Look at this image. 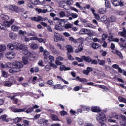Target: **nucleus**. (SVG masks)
Instances as JSON below:
<instances>
[{
    "label": "nucleus",
    "mask_w": 126,
    "mask_h": 126,
    "mask_svg": "<svg viewBox=\"0 0 126 126\" xmlns=\"http://www.w3.org/2000/svg\"><path fill=\"white\" fill-rule=\"evenodd\" d=\"M7 66L10 68L9 70V73L13 74L21 71L20 68L23 67V64L21 62L15 61L13 63H8Z\"/></svg>",
    "instance_id": "obj_1"
},
{
    "label": "nucleus",
    "mask_w": 126,
    "mask_h": 126,
    "mask_svg": "<svg viewBox=\"0 0 126 126\" xmlns=\"http://www.w3.org/2000/svg\"><path fill=\"white\" fill-rule=\"evenodd\" d=\"M24 46V45L21 44L18 42H14L13 44L8 43L7 48L8 50H10V51H13L14 49H16L18 51H20L21 50L23 51V50L25 49V51H26V48H25Z\"/></svg>",
    "instance_id": "obj_2"
},
{
    "label": "nucleus",
    "mask_w": 126,
    "mask_h": 126,
    "mask_svg": "<svg viewBox=\"0 0 126 126\" xmlns=\"http://www.w3.org/2000/svg\"><path fill=\"white\" fill-rule=\"evenodd\" d=\"M96 119L97 122L99 123H102V122H105L107 120L106 117V115L101 111H100L98 114L96 116Z\"/></svg>",
    "instance_id": "obj_3"
},
{
    "label": "nucleus",
    "mask_w": 126,
    "mask_h": 126,
    "mask_svg": "<svg viewBox=\"0 0 126 126\" xmlns=\"http://www.w3.org/2000/svg\"><path fill=\"white\" fill-rule=\"evenodd\" d=\"M24 47L26 48V50L25 49H23L22 53L23 55L27 56L29 59H35V56L33 55V54L30 52H28V48H27V46L25 45Z\"/></svg>",
    "instance_id": "obj_4"
},
{
    "label": "nucleus",
    "mask_w": 126,
    "mask_h": 126,
    "mask_svg": "<svg viewBox=\"0 0 126 126\" xmlns=\"http://www.w3.org/2000/svg\"><path fill=\"white\" fill-rule=\"evenodd\" d=\"M31 20L34 21L35 22H40V21H47L48 18H42V16H38L37 17H32L31 18Z\"/></svg>",
    "instance_id": "obj_5"
},
{
    "label": "nucleus",
    "mask_w": 126,
    "mask_h": 126,
    "mask_svg": "<svg viewBox=\"0 0 126 126\" xmlns=\"http://www.w3.org/2000/svg\"><path fill=\"white\" fill-rule=\"evenodd\" d=\"M111 2H112V4L114 6H119L121 7H123V6L125 5V3H124L122 0H120V1L119 0H111Z\"/></svg>",
    "instance_id": "obj_6"
},
{
    "label": "nucleus",
    "mask_w": 126,
    "mask_h": 126,
    "mask_svg": "<svg viewBox=\"0 0 126 126\" xmlns=\"http://www.w3.org/2000/svg\"><path fill=\"white\" fill-rule=\"evenodd\" d=\"M8 9L10 11L16 12V13H18V12H19V7L16 5H10L8 7Z\"/></svg>",
    "instance_id": "obj_7"
},
{
    "label": "nucleus",
    "mask_w": 126,
    "mask_h": 126,
    "mask_svg": "<svg viewBox=\"0 0 126 126\" xmlns=\"http://www.w3.org/2000/svg\"><path fill=\"white\" fill-rule=\"evenodd\" d=\"M5 56L7 59H9V60H13V59L15 58L16 54L13 52H8L6 54Z\"/></svg>",
    "instance_id": "obj_8"
},
{
    "label": "nucleus",
    "mask_w": 126,
    "mask_h": 126,
    "mask_svg": "<svg viewBox=\"0 0 126 126\" xmlns=\"http://www.w3.org/2000/svg\"><path fill=\"white\" fill-rule=\"evenodd\" d=\"M14 23V19H11L10 21L9 22L7 21H4L3 22V24L5 26V30L6 27H10L11 25H12Z\"/></svg>",
    "instance_id": "obj_9"
},
{
    "label": "nucleus",
    "mask_w": 126,
    "mask_h": 126,
    "mask_svg": "<svg viewBox=\"0 0 126 126\" xmlns=\"http://www.w3.org/2000/svg\"><path fill=\"white\" fill-rule=\"evenodd\" d=\"M81 34H86L88 36H91L92 35V33L90 32V30L86 29H82L80 30Z\"/></svg>",
    "instance_id": "obj_10"
},
{
    "label": "nucleus",
    "mask_w": 126,
    "mask_h": 126,
    "mask_svg": "<svg viewBox=\"0 0 126 126\" xmlns=\"http://www.w3.org/2000/svg\"><path fill=\"white\" fill-rule=\"evenodd\" d=\"M93 70V68L91 67H87V69L83 70V74H85V75H88L91 71Z\"/></svg>",
    "instance_id": "obj_11"
},
{
    "label": "nucleus",
    "mask_w": 126,
    "mask_h": 126,
    "mask_svg": "<svg viewBox=\"0 0 126 126\" xmlns=\"http://www.w3.org/2000/svg\"><path fill=\"white\" fill-rule=\"evenodd\" d=\"M70 69H71V68L69 67H66L65 66V65L62 64L60 66V70H61V71H66L67 70H70Z\"/></svg>",
    "instance_id": "obj_12"
},
{
    "label": "nucleus",
    "mask_w": 126,
    "mask_h": 126,
    "mask_svg": "<svg viewBox=\"0 0 126 126\" xmlns=\"http://www.w3.org/2000/svg\"><path fill=\"white\" fill-rule=\"evenodd\" d=\"M91 111L93 112V113H99L101 112V109L100 107L98 106H94L92 107Z\"/></svg>",
    "instance_id": "obj_13"
},
{
    "label": "nucleus",
    "mask_w": 126,
    "mask_h": 126,
    "mask_svg": "<svg viewBox=\"0 0 126 126\" xmlns=\"http://www.w3.org/2000/svg\"><path fill=\"white\" fill-rule=\"evenodd\" d=\"M12 111L14 113H21L22 112H25L26 111V108H24L23 109L20 108H13Z\"/></svg>",
    "instance_id": "obj_14"
},
{
    "label": "nucleus",
    "mask_w": 126,
    "mask_h": 126,
    "mask_svg": "<svg viewBox=\"0 0 126 126\" xmlns=\"http://www.w3.org/2000/svg\"><path fill=\"white\" fill-rule=\"evenodd\" d=\"M55 30L59 31H63V27H62L58 22L56 23L55 27Z\"/></svg>",
    "instance_id": "obj_15"
},
{
    "label": "nucleus",
    "mask_w": 126,
    "mask_h": 126,
    "mask_svg": "<svg viewBox=\"0 0 126 126\" xmlns=\"http://www.w3.org/2000/svg\"><path fill=\"white\" fill-rule=\"evenodd\" d=\"M82 58L86 63H91L92 61L91 57L90 56H82Z\"/></svg>",
    "instance_id": "obj_16"
},
{
    "label": "nucleus",
    "mask_w": 126,
    "mask_h": 126,
    "mask_svg": "<svg viewBox=\"0 0 126 126\" xmlns=\"http://www.w3.org/2000/svg\"><path fill=\"white\" fill-rule=\"evenodd\" d=\"M78 49H76L75 50V52L76 54H78V53H80V52H82V50H83V45L82 43H81L80 45H79Z\"/></svg>",
    "instance_id": "obj_17"
},
{
    "label": "nucleus",
    "mask_w": 126,
    "mask_h": 126,
    "mask_svg": "<svg viewBox=\"0 0 126 126\" xmlns=\"http://www.w3.org/2000/svg\"><path fill=\"white\" fill-rule=\"evenodd\" d=\"M54 41L56 42H58V41H62V37L60 35L58 34V33L55 32L54 33Z\"/></svg>",
    "instance_id": "obj_18"
},
{
    "label": "nucleus",
    "mask_w": 126,
    "mask_h": 126,
    "mask_svg": "<svg viewBox=\"0 0 126 126\" xmlns=\"http://www.w3.org/2000/svg\"><path fill=\"white\" fill-rule=\"evenodd\" d=\"M39 124H40L42 126H46L48 125V120L40 119L39 121Z\"/></svg>",
    "instance_id": "obj_19"
},
{
    "label": "nucleus",
    "mask_w": 126,
    "mask_h": 126,
    "mask_svg": "<svg viewBox=\"0 0 126 126\" xmlns=\"http://www.w3.org/2000/svg\"><path fill=\"white\" fill-rule=\"evenodd\" d=\"M97 87H98V88H101V89H103V92H107V91H109V89L108 87H107V86L105 85H99L97 86Z\"/></svg>",
    "instance_id": "obj_20"
},
{
    "label": "nucleus",
    "mask_w": 126,
    "mask_h": 126,
    "mask_svg": "<svg viewBox=\"0 0 126 126\" xmlns=\"http://www.w3.org/2000/svg\"><path fill=\"white\" fill-rule=\"evenodd\" d=\"M51 118L53 121H55L56 122H60V119H59V117H58V116L55 115V114H51L50 115Z\"/></svg>",
    "instance_id": "obj_21"
},
{
    "label": "nucleus",
    "mask_w": 126,
    "mask_h": 126,
    "mask_svg": "<svg viewBox=\"0 0 126 126\" xmlns=\"http://www.w3.org/2000/svg\"><path fill=\"white\" fill-rule=\"evenodd\" d=\"M97 62L99 65H102L103 66L106 64V61L104 60H100L97 59Z\"/></svg>",
    "instance_id": "obj_22"
},
{
    "label": "nucleus",
    "mask_w": 126,
    "mask_h": 126,
    "mask_svg": "<svg viewBox=\"0 0 126 126\" xmlns=\"http://www.w3.org/2000/svg\"><path fill=\"white\" fill-rule=\"evenodd\" d=\"M62 27H64L67 22L64 21V19L60 20L59 22H57Z\"/></svg>",
    "instance_id": "obj_23"
},
{
    "label": "nucleus",
    "mask_w": 126,
    "mask_h": 126,
    "mask_svg": "<svg viewBox=\"0 0 126 126\" xmlns=\"http://www.w3.org/2000/svg\"><path fill=\"white\" fill-rule=\"evenodd\" d=\"M116 21V17L114 16H112L111 17L108 18L107 22L109 23V25L111 22H115Z\"/></svg>",
    "instance_id": "obj_24"
},
{
    "label": "nucleus",
    "mask_w": 126,
    "mask_h": 126,
    "mask_svg": "<svg viewBox=\"0 0 126 126\" xmlns=\"http://www.w3.org/2000/svg\"><path fill=\"white\" fill-rule=\"evenodd\" d=\"M9 36L12 40H15L17 38V35L14 32H11L9 34Z\"/></svg>",
    "instance_id": "obj_25"
},
{
    "label": "nucleus",
    "mask_w": 126,
    "mask_h": 126,
    "mask_svg": "<svg viewBox=\"0 0 126 126\" xmlns=\"http://www.w3.org/2000/svg\"><path fill=\"white\" fill-rule=\"evenodd\" d=\"M22 119H25V117H17L14 119L13 122L15 124H17V123H20V122H21V121H22Z\"/></svg>",
    "instance_id": "obj_26"
},
{
    "label": "nucleus",
    "mask_w": 126,
    "mask_h": 126,
    "mask_svg": "<svg viewBox=\"0 0 126 126\" xmlns=\"http://www.w3.org/2000/svg\"><path fill=\"white\" fill-rule=\"evenodd\" d=\"M75 80H78L79 82H87V79L85 78H81L79 76L76 77V79Z\"/></svg>",
    "instance_id": "obj_27"
},
{
    "label": "nucleus",
    "mask_w": 126,
    "mask_h": 126,
    "mask_svg": "<svg viewBox=\"0 0 126 126\" xmlns=\"http://www.w3.org/2000/svg\"><path fill=\"white\" fill-rule=\"evenodd\" d=\"M30 48L32 50H37L38 48V44L37 43H33L30 45Z\"/></svg>",
    "instance_id": "obj_28"
},
{
    "label": "nucleus",
    "mask_w": 126,
    "mask_h": 126,
    "mask_svg": "<svg viewBox=\"0 0 126 126\" xmlns=\"http://www.w3.org/2000/svg\"><path fill=\"white\" fill-rule=\"evenodd\" d=\"M92 47L93 49H94V50H96V49H99L100 47V45L98 43H93Z\"/></svg>",
    "instance_id": "obj_29"
},
{
    "label": "nucleus",
    "mask_w": 126,
    "mask_h": 126,
    "mask_svg": "<svg viewBox=\"0 0 126 126\" xmlns=\"http://www.w3.org/2000/svg\"><path fill=\"white\" fill-rule=\"evenodd\" d=\"M52 87H53L54 89L63 90L62 85H61L60 84H59L54 85L52 86Z\"/></svg>",
    "instance_id": "obj_30"
},
{
    "label": "nucleus",
    "mask_w": 126,
    "mask_h": 126,
    "mask_svg": "<svg viewBox=\"0 0 126 126\" xmlns=\"http://www.w3.org/2000/svg\"><path fill=\"white\" fill-rule=\"evenodd\" d=\"M22 61L24 64H28V63H29V61H28V58L26 57H23Z\"/></svg>",
    "instance_id": "obj_31"
},
{
    "label": "nucleus",
    "mask_w": 126,
    "mask_h": 126,
    "mask_svg": "<svg viewBox=\"0 0 126 126\" xmlns=\"http://www.w3.org/2000/svg\"><path fill=\"white\" fill-rule=\"evenodd\" d=\"M27 35L28 36H29L30 37H34V36H36V33H35L34 32H27Z\"/></svg>",
    "instance_id": "obj_32"
},
{
    "label": "nucleus",
    "mask_w": 126,
    "mask_h": 126,
    "mask_svg": "<svg viewBox=\"0 0 126 126\" xmlns=\"http://www.w3.org/2000/svg\"><path fill=\"white\" fill-rule=\"evenodd\" d=\"M1 19L2 20H4V21H7V20H8L9 19V17L6 15H2L1 16Z\"/></svg>",
    "instance_id": "obj_33"
},
{
    "label": "nucleus",
    "mask_w": 126,
    "mask_h": 126,
    "mask_svg": "<svg viewBox=\"0 0 126 126\" xmlns=\"http://www.w3.org/2000/svg\"><path fill=\"white\" fill-rule=\"evenodd\" d=\"M67 52L66 53L68 54H70V53H73V48L71 46H69V47L67 48Z\"/></svg>",
    "instance_id": "obj_34"
},
{
    "label": "nucleus",
    "mask_w": 126,
    "mask_h": 126,
    "mask_svg": "<svg viewBox=\"0 0 126 126\" xmlns=\"http://www.w3.org/2000/svg\"><path fill=\"white\" fill-rule=\"evenodd\" d=\"M60 5L61 7H63V8H65V6L66 5V2H65V0H63V1H60Z\"/></svg>",
    "instance_id": "obj_35"
},
{
    "label": "nucleus",
    "mask_w": 126,
    "mask_h": 126,
    "mask_svg": "<svg viewBox=\"0 0 126 126\" xmlns=\"http://www.w3.org/2000/svg\"><path fill=\"white\" fill-rule=\"evenodd\" d=\"M118 100L119 102H122L123 103H126V99L123 96H119L118 97Z\"/></svg>",
    "instance_id": "obj_36"
},
{
    "label": "nucleus",
    "mask_w": 126,
    "mask_h": 126,
    "mask_svg": "<svg viewBox=\"0 0 126 126\" xmlns=\"http://www.w3.org/2000/svg\"><path fill=\"white\" fill-rule=\"evenodd\" d=\"M72 24L66 23L65 24L64 28L65 29H70V28H72Z\"/></svg>",
    "instance_id": "obj_37"
},
{
    "label": "nucleus",
    "mask_w": 126,
    "mask_h": 126,
    "mask_svg": "<svg viewBox=\"0 0 126 126\" xmlns=\"http://www.w3.org/2000/svg\"><path fill=\"white\" fill-rule=\"evenodd\" d=\"M11 30L14 32H17V31L19 30L18 27L15 25H13L11 26Z\"/></svg>",
    "instance_id": "obj_38"
},
{
    "label": "nucleus",
    "mask_w": 126,
    "mask_h": 126,
    "mask_svg": "<svg viewBox=\"0 0 126 126\" xmlns=\"http://www.w3.org/2000/svg\"><path fill=\"white\" fill-rule=\"evenodd\" d=\"M6 47H5V45L4 44H2L0 45V52L1 53V52H4L5 50H6Z\"/></svg>",
    "instance_id": "obj_39"
},
{
    "label": "nucleus",
    "mask_w": 126,
    "mask_h": 126,
    "mask_svg": "<svg viewBox=\"0 0 126 126\" xmlns=\"http://www.w3.org/2000/svg\"><path fill=\"white\" fill-rule=\"evenodd\" d=\"M105 7H107V8H110V7H111V3L109 1V0H105Z\"/></svg>",
    "instance_id": "obj_40"
},
{
    "label": "nucleus",
    "mask_w": 126,
    "mask_h": 126,
    "mask_svg": "<svg viewBox=\"0 0 126 126\" xmlns=\"http://www.w3.org/2000/svg\"><path fill=\"white\" fill-rule=\"evenodd\" d=\"M12 85V83L10 81H6L4 83V86H6L7 87H10Z\"/></svg>",
    "instance_id": "obj_41"
},
{
    "label": "nucleus",
    "mask_w": 126,
    "mask_h": 126,
    "mask_svg": "<svg viewBox=\"0 0 126 126\" xmlns=\"http://www.w3.org/2000/svg\"><path fill=\"white\" fill-rule=\"evenodd\" d=\"M14 95L15 97H17V96H21V97H22V96L24 95V93H16L14 94Z\"/></svg>",
    "instance_id": "obj_42"
},
{
    "label": "nucleus",
    "mask_w": 126,
    "mask_h": 126,
    "mask_svg": "<svg viewBox=\"0 0 126 126\" xmlns=\"http://www.w3.org/2000/svg\"><path fill=\"white\" fill-rule=\"evenodd\" d=\"M30 0L32 4H34V5H38V4H39L38 0Z\"/></svg>",
    "instance_id": "obj_43"
},
{
    "label": "nucleus",
    "mask_w": 126,
    "mask_h": 126,
    "mask_svg": "<svg viewBox=\"0 0 126 126\" xmlns=\"http://www.w3.org/2000/svg\"><path fill=\"white\" fill-rule=\"evenodd\" d=\"M66 55L67 56V59L68 60H69V61H73L74 60V58L72 57V56H71V55H70V54L66 53Z\"/></svg>",
    "instance_id": "obj_44"
},
{
    "label": "nucleus",
    "mask_w": 126,
    "mask_h": 126,
    "mask_svg": "<svg viewBox=\"0 0 126 126\" xmlns=\"http://www.w3.org/2000/svg\"><path fill=\"white\" fill-rule=\"evenodd\" d=\"M98 12L100 14H104V13H106V10H105V8H102L99 9Z\"/></svg>",
    "instance_id": "obj_45"
},
{
    "label": "nucleus",
    "mask_w": 126,
    "mask_h": 126,
    "mask_svg": "<svg viewBox=\"0 0 126 126\" xmlns=\"http://www.w3.org/2000/svg\"><path fill=\"white\" fill-rule=\"evenodd\" d=\"M34 110L33 109L32 107H29L28 109L26 111V113L27 114H30V113H32Z\"/></svg>",
    "instance_id": "obj_46"
},
{
    "label": "nucleus",
    "mask_w": 126,
    "mask_h": 126,
    "mask_svg": "<svg viewBox=\"0 0 126 126\" xmlns=\"http://www.w3.org/2000/svg\"><path fill=\"white\" fill-rule=\"evenodd\" d=\"M65 2H66L67 5H70V4H72L73 1L72 0H65Z\"/></svg>",
    "instance_id": "obj_47"
},
{
    "label": "nucleus",
    "mask_w": 126,
    "mask_h": 126,
    "mask_svg": "<svg viewBox=\"0 0 126 126\" xmlns=\"http://www.w3.org/2000/svg\"><path fill=\"white\" fill-rule=\"evenodd\" d=\"M23 123L24 124H23V126H29V123H30V122L27 121V120H24Z\"/></svg>",
    "instance_id": "obj_48"
},
{
    "label": "nucleus",
    "mask_w": 126,
    "mask_h": 126,
    "mask_svg": "<svg viewBox=\"0 0 126 126\" xmlns=\"http://www.w3.org/2000/svg\"><path fill=\"white\" fill-rule=\"evenodd\" d=\"M100 53H102L101 55L102 57H106L107 56V52L104 51L103 49L100 50Z\"/></svg>",
    "instance_id": "obj_49"
},
{
    "label": "nucleus",
    "mask_w": 126,
    "mask_h": 126,
    "mask_svg": "<svg viewBox=\"0 0 126 126\" xmlns=\"http://www.w3.org/2000/svg\"><path fill=\"white\" fill-rule=\"evenodd\" d=\"M43 63H44V62L42 60H39V61L38 62V65L39 66H41V67H44V64Z\"/></svg>",
    "instance_id": "obj_50"
},
{
    "label": "nucleus",
    "mask_w": 126,
    "mask_h": 126,
    "mask_svg": "<svg viewBox=\"0 0 126 126\" xmlns=\"http://www.w3.org/2000/svg\"><path fill=\"white\" fill-rule=\"evenodd\" d=\"M37 41L39 42V43H43V44H45V43H46V39L37 38Z\"/></svg>",
    "instance_id": "obj_51"
},
{
    "label": "nucleus",
    "mask_w": 126,
    "mask_h": 126,
    "mask_svg": "<svg viewBox=\"0 0 126 126\" xmlns=\"http://www.w3.org/2000/svg\"><path fill=\"white\" fill-rule=\"evenodd\" d=\"M100 20L102 22H105L107 21V16H102L100 19Z\"/></svg>",
    "instance_id": "obj_52"
},
{
    "label": "nucleus",
    "mask_w": 126,
    "mask_h": 126,
    "mask_svg": "<svg viewBox=\"0 0 126 126\" xmlns=\"http://www.w3.org/2000/svg\"><path fill=\"white\" fill-rule=\"evenodd\" d=\"M6 118H7V115L4 114L0 116V120H2L3 122H4L5 121Z\"/></svg>",
    "instance_id": "obj_53"
},
{
    "label": "nucleus",
    "mask_w": 126,
    "mask_h": 126,
    "mask_svg": "<svg viewBox=\"0 0 126 126\" xmlns=\"http://www.w3.org/2000/svg\"><path fill=\"white\" fill-rule=\"evenodd\" d=\"M108 38V34L103 33L102 35V41H105L106 39Z\"/></svg>",
    "instance_id": "obj_54"
},
{
    "label": "nucleus",
    "mask_w": 126,
    "mask_h": 126,
    "mask_svg": "<svg viewBox=\"0 0 126 126\" xmlns=\"http://www.w3.org/2000/svg\"><path fill=\"white\" fill-rule=\"evenodd\" d=\"M0 29L1 30H5V26L3 24V22H0Z\"/></svg>",
    "instance_id": "obj_55"
},
{
    "label": "nucleus",
    "mask_w": 126,
    "mask_h": 126,
    "mask_svg": "<svg viewBox=\"0 0 126 126\" xmlns=\"http://www.w3.org/2000/svg\"><path fill=\"white\" fill-rule=\"evenodd\" d=\"M43 55L44 56V58L47 59V56H49V51L47 50H45L43 51Z\"/></svg>",
    "instance_id": "obj_56"
},
{
    "label": "nucleus",
    "mask_w": 126,
    "mask_h": 126,
    "mask_svg": "<svg viewBox=\"0 0 126 126\" xmlns=\"http://www.w3.org/2000/svg\"><path fill=\"white\" fill-rule=\"evenodd\" d=\"M115 54L116 55H117V56H119V57H120V58H122V57H123V55H122V53L119 52V50L115 51Z\"/></svg>",
    "instance_id": "obj_57"
},
{
    "label": "nucleus",
    "mask_w": 126,
    "mask_h": 126,
    "mask_svg": "<svg viewBox=\"0 0 126 126\" xmlns=\"http://www.w3.org/2000/svg\"><path fill=\"white\" fill-rule=\"evenodd\" d=\"M44 68L46 71H50L51 70V66L49 65H45Z\"/></svg>",
    "instance_id": "obj_58"
},
{
    "label": "nucleus",
    "mask_w": 126,
    "mask_h": 126,
    "mask_svg": "<svg viewBox=\"0 0 126 126\" xmlns=\"http://www.w3.org/2000/svg\"><path fill=\"white\" fill-rule=\"evenodd\" d=\"M118 34L120 35V36H122V37H126V32H118Z\"/></svg>",
    "instance_id": "obj_59"
},
{
    "label": "nucleus",
    "mask_w": 126,
    "mask_h": 126,
    "mask_svg": "<svg viewBox=\"0 0 126 126\" xmlns=\"http://www.w3.org/2000/svg\"><path fill=\"white\" fill-rule=\"evenodd\" d=\"M92 61H91V64H98V61L97 60H94L93 59H91Z\"/></svg>",
    "instance_id": "obj_60"
},
{
    "label": "nucleus",
    "mask_w": 126,
    "mask_h": 126,
    "mask_svg": "<svg viewBox=\"0 0 126 126\" xmlns=\"http://www.w3.org/2000/svg\"><path fill=\"white\" fill-rule=\"evenodd\" d=\"M94 15L95 19H96L97 20H100V16H99V14L97 13H94Z\"/></svg>",
    "instance_id": "obj_61"
},
{
    "label": "nucleus",
    "mask_w": 126,
    "mask_h": 126,
    "mask_svg": "<svg viewBox=\"0 0 126 126\" xmlns=\"http://www.w3.org/2000/svg\"><path fill=\"white\" fill-rule=\"evenodd\" d=\"M71 16H72L73 18H77V17H78V15L74 13H72L71 14Z\"/></svg>",
    "instance_id": "obj_62"
},
{
    "label": "nucleus",
    "mask_w": 126,
    "mask_h": 126,
    "mask_svg": "<svg viewBox=\"0 0 126 126\" xmlns=\"http://www.w3.org/2000/svg\"><path fill=\"white\" fill-rule=\"evenodd\" d=\"M67 124L68 125H71V123L72 122V121L71 120V119L70 118H67Z\"/></svg>",
    "instance_id": "obj_63"
},
{
    "label": "nucleus",
    "mask_w": 126,
    "mask_h": 126,
    "mask_svg": "<svg viewBox=\"0 0 126 126\" xmlns=\"http://www.w3.org/2000/svg\"><path fill=\"white\" fill-rule=\"evenodd\" d=\"M80 21L82 23H87V21L86 20V19H84L82 18H80Z\"/></svg>",
    "instance_id": "obj_64"
}]
</instances>
